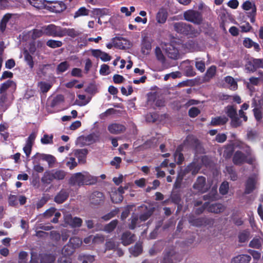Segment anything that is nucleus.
<instances>
[{
	"instance_id": "f257e3e1",
	"label": "nucleus",
	"mask_w": 263,
	"mask_h": 263,
	"mask_svg": "<svg viewBox=\"0 0 263 263\" xmlns=\"http://www.w3.org/2000/svg\"><path fill=\"white\" fill-rule=\"evenodd\" d=\"M174 30L178 33L189 37H196L200 33V30L195 29L192 25L184 22H176L173 24Z\"/></svg>"
},
{
	"instance_id": "f03ea898",
	"label": "nucleus",
	"mask_w": 263,
	"mask_h": 263,
	"mask_svg": "<svg viewBox=\"0 0 263 263\" xmlns=\"http://www.w3.org/2000/svg\"><path fill=\"white\" fill-rule=\"evenodd\" d=\"M243 110L240 108L238 114L236 106L231 105V127L237 128L242 125V121H248V117Z\"/></svg>"
},
{
	"instance_id": "7ed1b4c3",
	"label": "nucleus",
	"mask_w": 263,
	"mask_h": 263,
	"mask_svg": "<svg viewBox=\"0 0 263 263\" xmlns=\"http://www.w3.org/2000/svg\"><path fill=\"white\" fill-rule=\"evenodd\" d=\"M90 176L87 173L84 174L82 173H76L73 174L69 178L68 183L71 186H82L84 184H90L91 182Z\"/></svg>"
},
{
	"instance_id": "20e7f679",
	"label": "nucleus",
	"mask_w": 263,
	"mask_h": 263,
	"mask_svg": "<svg viewBox=\"0 0 263 263\" xmlns=\"http://www.w3.org/2000/svg\"><path fill=\"white\" fill-rule=\"evenodd\" d=\"M183 144L193 149L195 154L203 153L204 149L201 143L195 136L189 135L183 141Z\"/></svg>"
},
{
	"instance_id": "39448f33",
	"label": "nucleus",
	"mask_w": 263,
	"mask_h": 263,
	"mask_svg": "<svg viewBox=\"0 0 263 263\" xmlns=\"http://www.w3.org/2000/svg\"><path fill=\"white\" fill-rule=\"evenodd\" d=\"M183 17L185 20L197 25L201 24L203 21L201 13L192 9L185 11Z\"/></svg>"
},
{
	"instance_id": "423d86ee",
	"label": "nucleus",
	"mask_w": 263,
	"mask_h": 263,
	"mask_svg": "<svg viewBox=\"0 0 263 263\" xmlns=\"http://www.w3.org/2000/svg\"><path fill=\"white\" fill-rule=\"evenodd\" d=\"M254 160L253 158L248 157L246 154L240 151H236L233 157V162L237 165H241L245 163L252 164Z\"/></svg>"
},
{
	"instance_id": "0eeeda50",
	"label": "nucleus",
	"mask_w": 263,
	"mask_h": 263,
	"mask_svg": "<svg viewBox=\"0 0 263 263\" xmlns=\"http://www.w3.org/2000/svg\"><path fill=\"white\" fill-rule=\"evenodd\" d=\"M241 7L245 11L251 10L250 12L247 13V15L250 18V22L254 23L255 22L257 14V8L255 3L249 1H246L242 4Z\"/></svg>"
},
{
	"instance_id": "6e6552de",
	"label": "nucleus",
	"mask_w": 263,
	"mask_h": 263,
	"mask_svg": "<svg viewBox=\"0 0 263 263\" xmlns=\"http://www.w3.org/2000/svg\"><path fill=\"white\" fill-rule=\"evenodd\" d=\"M46 9L53 12L61 13L66 10L67 7L65 4L62 1H47Z\"/></svg>"
},
{
	"instance_id": "1a4fd4ad",
	"label": "nucleus",
	"mask_w": 263,
	"mask_h": 263,
	"mask_svg": "<svg viewBox=\"0 0 263 263\" xmlns=\"http://www.w3.org/2000/svg\"><path fill=\"white\" fill-rule=\"evenodd\" d=\"M45 35L48 36L62 37V27L54 24L44 26Z\"/></svg>"
},
{
	"instance_id": "9d476101",
	"label": "nucleus",
	"mask_w": 263,
	"mask_h": 263,
	"mask_svg": "<svg viewBox=\"0 0 263 263\" xmlns=\"http://www.w3.org/2000/svg\"><path fill=\"white\" fill-rule=\"evenodd\" d=\"M256 183L257 178L255 176L249 177L245 184L244 194L248 195L252 193L256 189Z\"/></svg>"
},
{
	"instance_id": "9b49d317",
	"label": "nucleus",
	"mask_w": 263,
	"mask_h": 263,
	"mask_svg": "<svg viewBox=\"0 0 263 263\" xmlns=\"http://www.w3.org/2000/svg\"><path fill=\"white\" fill-rule=\"evenodd\" d=\"M64 221L73 228H79L82 226V220L77 217H72L71 214H67L64 216Z\"/></svg>"
},
{
	"instance_id": "f8f14e48",
	"label": "nucleus",
	"mask_w": 263,
	"mask_h": 263,
	"mask_svg": "<svg viewBox=\"0 0 263 263\" xmlns=\"http://www.w3.org/2000/svg\"><path fill=\"white\" fill-rule=\"evenodd\" d=\"M105 200V197L102 192L96 191L93 192L90 196L91 204L99 205L103 204Z\"/></svg>"
},
{
	"instance_id": "ddd939ff",
	"label": "nucleus",
	"mask_w": 263,
	"mask_h": 263,
	"mask_svg": "<svg viewBox=\"0 0 263 263\" xmlns=\"http://www.w3.org/2000/svg\"><path fill=\"white\" fill-rule=\"evenodd\" d=\"M262 64V61L259 59L253 58L251 61L247 62L246 65V69L249 72H254L257 69H263Z\"/></svg>"
},
{
	"instance_id": "4468645a",
	"label": "nucleus",
	"mask_w": 263,
	"mask_h": 263,
	"mask_svg": "<svg viewBox=\"0 0 263 263\" xmlns=\"http://www.w3.org/2000/svg\"><path fill=\"white\" fill-rule=\"evenodd\" d=\"M206 184V178L203 176H199L197 177L195 182L193 184V187L198 192L201 193H205L207 189L205 187Z\"/></svg>"
},
{
	"instance_id": "2eb2a0df",
	"label": "nucleus",
	"mask_w": 263,
	"mask_h": 263,
	"mask_svg": "<svg viewBox=\"0 0 263 263\" xmlns=\"http://www.w3.org/2000/svg\"><path fill=\"white\" fill-rule=\"evenodd\" d=\"M136 236L130 231L123 232L121 237V242L124 246L133 243L135 241Z\"/></svg>"
},
{
	"instance_id": "dca6fc26",
	"label": "nucleus",
	"mask_w": 263,
	"mask_h": 263,
	"mask_svg": "<svg viewBox=\"0 0 263 263\" xmlns=\"http://www.w3.org/2000/svg\"><path fill=\"white\" fill-rule=\"evenodd\" d=\"M165 52L167 56L171 59L177 60L179 57L178 49L171 44L166 45Z\"/></svg>"
},
{
	"instance_id": "f3484780",
	"label": "nucleus",
	"mask_w": 263,
	"mask_h": 263,
	"mask_svg": "<svg viewBox=\"0 0 263 263\" xmlns=\"http://www.w3.org/2000/svg\"><path fill=\"white\" fill-rule=\"evenodd\" d=\"M201 166L197 162L193 161L190 163L184 170V173H191L193 175H196L200 170Z\"/></svg>"
},
{
	"instance_id": "a211bd4d",
	"label": "nucleus",
	"mask_w": 263,
	"mask_h": 263,
	"mask_svg": "<svg viewBox=\"0 0 263 263\" xmlns=\"http://www.w3.org/2000/svg\"><path fill=\"white\" fill-rule=\"evenodd\" d=\"M208 221H209V219L206 218H196L194 216L190 217L189 219V222L192 226L197 227H200L208 224Z\"/></svg>"
},
{
	"instance_id": "6ab92c4d",
	"label": "nucleus",
	"mask_w": 263,
	"mask_h": 263,
	"mask_svg": "<svg viewBox=\"0 0 263 263\" xmlns=\"http://www.w3.org/2000/svg\"><path fill=\"white\" fill-rule=\"evenodd\" d=\"M107 129L112 134H119L124 132L126 128L122 124L112 123L108 125Z\"/></svg>"
},
{
	"instance_id": "aec40b11",
	"label": "nucleus",
	"mask_w": 263,
	"mask_h": 263,
	"mask_svg": "<svg viewBox=\"0 0 263 263\" xmlns=\"http://www.w3.org/2000/svg\"><path fill=\"white\" fill-rule=\"evenodd\" d=\"M68 197L69 192L65 189H62L55 196L54 201L58 204H61L65 202Z\"/></svg>"
},
{
	"instance_id": "412c9836",
	"label": "nucleus",
	"mask_w": 263,
	"mask_h": 263,
	"mask_svg": "<svg viewBox=\"0 0 263 263\" xmlns=\"http://www.w3.org/2000/svg\"><path fill=\"white\" fill-rule=\"evenodd\" d=\"M129 253L134 257H137L143 252L142 243L140 241L137 242L134 246L129 248Z\"/></svg>"
},
{
	"instance_id": "4be33fe9",
	"label": "nucleus",
	"mask_w": 263,
	"mask_h": 263,
	"mask_svg": "<svg viewBox=\"0 0 263 263\" xmlns=\"http://www.w3.org/2000/svg\"><path fill=\"white\" fill-rule=\"evenodd\" d=\"M88 151L86 148L79 149L75 151L74 156L78 158L79 163H85Z\"/></svg>"
},
{
	"instance_id": "5701e85b",
	"label": "nucleus",
	"mask_w": 263,
	"mask_h": 263,
	"mask_svg": "<svg viewBox=\"0 0 263 263\" xmlns=\"http://www.w3.org/2000/svg\"><path fill=\"white\" fill-rule=\"evenodd\" d=\"M251 260V256L247 254H241L233 257L231 259V263H249Z\"/></svg>"
},
{
	"instance_id": "b1692460",
	"label": "nucleus",
	"mask_w": 263,
	"mask_h": 263,
	"mask_svg": "<svg viewBox=\"0 0 263 263\" xmlns=\"http://www.w3.org/2000/svg\"><path fill=\"white\" fill-rule=\"evenodd\" d=\"M168 13L164 8H161L157 13L156 18L158 23L164 24L167 18Z\"/></svg>"
},
{
	"instance_id": "393cba45",
	"label": "nucleus",
	"mask_w": 263,
	"mask_h": 263,
	"mask_svg": "<svg viewBox=\"0 0 263 263\" xmlns=\"http://www.w3.org/2000/svg\"><path fill=\"white\" fill-rule=\"evenodd\" d=\"M152 49V42L147 38L143 39L141 43V51L143 54L147 55Z\"/></svg>"
},
{
	"instance_id": "a878e982",
	"label": "nucleus",
	"mask_w": 263,
	"mask_h": 263,
	"mask_svg": "<svg viewBox=\"0 0 263 263\" xmlns=\"http://www.w3.org/2000/svg\"><path fill=\"white\" fill-rule=\"evenodd\" d=\"M53 180L54 178L52 170L45 171L41 178L42 182L47 185L50 184Z\"/></svg>"
},
{
	"instance_id": "bb28decb",
	"label": "nucleus",
	"mask_w": 263,
	"mask_h": 263,
	"mask_svg": "<svg viewBox=\"0 0 263 263\" xmlns=\"http://www.w3.org/2000/svg\"><path fill=\"white\" fill-rule=\"evenodd\" d=\"M79 31L74 28H62V37L65 36H68L74 38L80 35Z\"/></svg>"
},
{
	"instance_id": "cd10ccee",
	"label": "nucleus",
	"mask_w": 263,
	"mask_h": 263,
	"mask_svg": "<svg viewBox=\"0 0 263 263\" xmlns=\"http://www.w3.org/2000/svg\"><path fill=\"white\" fill-rule=\"evenodd\" d=\"M224 210V206L221 203H214L208 205V211L214 213H219Z\"/></svg>"
},
{
	"instance_id": "c85d7f7f",
	"label": "nucleus",
	"mask_w": 263,
	"mask_h": 263,
	"mask_svg": "<svg viewBox=\"0 0 263 263\" xmlns=\"http://www.w3.org/2000/svg\"><path fill=\"white\" fill-rule=\"evenodd\" d=\"M228 121V119L225 116H218L212 118L210 125L212 126L223 125Z\"/></svg>"
},
{
	"instance_id": "c756f323",
	"label": "nucleus",
	"mask_w": 263,
	"mask_h": 263,
	"mask_svg": "<svg viewBox=\"0 0 263 263\" xmlns=\"http://www.w3.org/2000/svg\"><path fill=\"white\" fill-rule=\"evenodd\" d=\"M104 240V237L102 235H97L95 236H89L84 239V242L86 244L89 243L91 241L93 243L103 242Z\"/></svg>"
},
{
	"instance_id": "7c9ffc66",
	"label": "nucleus",
	"mask_w": 263,
	"mask_h": 263,
	"mask_svg": "<svg viewBox=\"0 0 263 263\" xmlns=\"http://www.w3.org/2000/svg\"><path fill=\"white\" fill-rule=\"evenodd\" d=\"M28 2L34 7L39 9H46L47 6L46 0H27Z\"/></svg>"
},
{
	"instance_id": "2f4dec72",
	"label": "nucleus",
	"mask_w": 263,
	"mask_h": 263,
	"mask_svg": "<svg viewBox=\"0 0 263 263\" xmlns=\"http://www.w3.org/2000/svg\"><path fill=\"white\" fill-rule=\"evenodd\" d=\"M23 54L24 56V61L26 62L29 67L31 69H32L34 65L32 54H30L27 49H24Z\"/></svg>"
},
{
	"instance_id": "473e14b6",
	"label": "nucleus",
	"mask_w": 263,
	"mask_h": 263,
	"mask_svg": "<svg viewBox=\"0 0 263 263\" xmlns=\"http://www.w3.org/2000/svg\"><path fill=\"white\" fill-rule=\"evenodd\" d=\"M39 158L43 161H47L49 166H52L56 161V158L49 154H39Z\"/></svg>"
},
{
	"instance_id": "72a5a7b5",
	"label": "nucleus",
	"mask_w": 263,
	"mask_h": 263,
	"mask_svg": "<svg viewBox=\"0 0 263 263\" xmlns=\"http://www.w3.org/2000/svg\"><path fill=\"white\" fill-rule=\"evenodd\" d=\"M217 192L216 189L212 188L211 191L207 194L202 197V199L206 201H214L217 199Z\"/></svg>"
},
{
	"instance_id": "f704fd0d",
	"label": "nucleus",
	"mask_w": 263,
	"mask_h": 263,
	"mask_svg": "<svg viewBox=\"0 0 263 263\" xmlns=\"http://www.w3.org/2000/svg\"><path fill=\"white\" fill-rule=\"evenodd\" d=\"M50 67V65L49 64H44L40 65L36 71L37 74L40 77L47 76L48 71Z\"/></svg>"
},
{
	"instance_id": "c9c22d12",
	"label": "nucleus",
	"mask_w": 263,
	"mask_h": 263,
	"mask_svg": "<svg viewBox=\"0 0 263 263\" xmlns=\"http://www.w3.org/2000/svg\"><path fill=\"white\" fill-rule=\"evenodd\" d=\"M52 172L54 180H63L67 175V172L62 170H53Z\"/></svg>"
},
{
	"instance_id": "e433bc0d",
	"label": "nucleus",
	"mask_w": 263,
	"mask_h": 263,
	"mask_svg": "<svg viewBox=\"0 0 263 263\" xmlns=\"http://www.w3.org/2000/svg\"><path fill=\"white\" fill-rule=\"evenodd\" d=\"M37 86L40 88L42 93H45L50 89L52 85L44 81H41L37 83Z\"/></svg>"
},
{
	"instance_id": "4c0bfd02",
	"label": "nucleus",
	"mask_w": 263,
	"mask_h": 263,
	"mask_svg": "<svg viewBox=\"0 0 263 263\" xmlns=\"http://www.w3.org/2000/svg\"><path fill=\"white\" fill-rule=\"evenodd\" d=\"M171 201L176 204L180 203L181 200V194L178 191H173L171 195Z\"/></svg>"
},
{
	"instance_id": "58836bf2",
	"label": "nucleus",
	"mask_w": 263,
	"mask_h": 263,
	"mask_svg": "<svg viewBox=\"0 0 263 263\" xmlns=\"http://www.w3.org/2000/svg\"><path fill=\"white\" fill-rule=\"evenodd\" d=\"M68 243L71 245L74 249H76L81 246L82 241L80 238L73 237L70 238Z\"/></svg>"
},
{
	"instance_id": "ea45409f",
	"label": "nucleus",
	"mask_w": 263,
	"mask_h": 263,
	"mask_svg": "<svg viewBox=\"0 0 263 263\" xmlns=\"http://www.w3.org/2000/svg\"><path fill=\"white\" fill-rule=\"evenodd\" d=\"M250 235V231L248 230H245L239 233L238 235V240L240 242H245L249 238Z\"/></svg>"
},
{
	"instance_id": "a19ab883",
	"label": "nucleus",
	"mask_w": 263,
	"mask_h": 263,
	"mask_svg": "<svg viewBox=\"0 0 263 263\" xmlns=\"http://www.w3.org/2000/svg\"><path fill=\"white\" fill-rule=\"evenodd\" d=\"M70 65L68 62L64 61L60 63L57 67V73L60 74L66 71L69 67Z\"/></svg>"
},
{
	"instance_id": "79ce46f5",
	"label": "nucleus",
	"mask_w": 263,
	"mask_h": 263,
	"mask_svg": "<svg viewBox=\"0 0 263 263\" xmlns=\"http://www.w3.org/2000/svg\"><path fill=\"white\" fill-rule=\"evenodd\" d=\"M13 84L15 85V83L12 80H8L2 83L0 85V93H6V90Z\"/></svg>"
},
{
	"instance_id": "37998d69",
	"label": "nucleus",
	"mask_w": 263,
	"mask_h": 263,
	"mask_svg": "<svg viewBox=\"0 0 263 263\" xmlns=\"http://www.w3.org/2000/svg\"><path fill=\"white\" fill-rule=\"evenodd\" d=\"M122 40H124L123 37H115L111 39V41L114 43V47L116 48L123 49H125V46L123 45V43L121 42Z\"/></svg>"
},
{
	"instance_id": "c03bdc74",
	"label": "nucleus",
	"mask_w": 263,
	"mask_h": 263,
	"mask_svg": "<svg viewBox=\"0 0 263 263\" xmlns=\"http://www.w3.org/2000/svg\"><path fill=\"white\" fill-rule=\"evenodd\" d=\"M55 260L54 256L51 254H43L41 256V263H52Z\"/></svg>"
},
{
	"instance_id": "a18cd8bd",
	"label": "nucleus",
	"mask_w": 263,
	"mask_h": 263,
	"mask_svg": "<svg viewBox=\"0 0 263 263\" xmlns=\"http://www.w3.org/2000/svg\"><path fill=\"white\" fill-rule=\"evenodd\" d=\"M46 45L51 48H56L61 47L63 45V43L61 41L50 39L47 41Z\"/></svg>"
},
{
	"instance_id": "49530a36",
	"label": "nucleus",
	"mask_w": 263,
	"mask_h": 263,
	"mask_svg": "<svg viewBox=\"0 0 263 263\" xmlns=\"http://www.w3.org/2000/svg\"><path fill=\"white\" fill-rule=\"evenodd\" d=\"M118 223V220H117V219L112 220L109 223H108L104 227V231L108 233L111 232L115 229Z\"/></svg>"
},
{
	"instance_id": "de8ad7c7",
	"label": "nucleus",
	"mask_w": 263,
	"mask_h": 263,
	"mask_svg": "<svg viewBox=\"0 0 263 263\" xmlns=\"http://www.w3.org/2000/svg\"><path fill=\"white\" fill-rule=\"evenodd\" d=\"M89 10L85 7H80L74 14V17L77 18L82 16H87L89 15Z\"/></svg>"
},
{
	"instance_id": "09e8293b",
	"label": "nucleus",
	"mask_w": 263,
	"mask_h": 263,
	"mask_svg": "<svg viewBox=\"0 0 263 263\" xmlns=\"http://www.w3.org/2000/svg\"><path fill=\"white\" fill-rule=\"evenodd\" d=\"M252 111L257 122L258 123H260L262 118V112L261 109L259 107H255L254 109H253Z\"/></svg>"
},
{
	"instance_id": "8fccbe9b",
	"label": "nucleus",
	"mask_w": 263,
	"mask_h": 263,
	"mask_svg": "<svg viewBox=\"0 0 263 263\" xmlns=\"http://www.w3.org/2000/svg\"><path fill=\"white\" fill-rule=\"evenodd\" d=\"M76 249H74L71 245L67 243L66 245H65L62 249V253L64 255V256H70L72 255Z\"/></svg>"
},
{
	"instance_id": "3c124183",
	"label": "nucleus",
	"mask_w": 263,
	"mask_h": 263,
	"mask_svg": "<svg viewBox=\"0 0 263 263\" xmlns=\"http://www.w3.org/2000/svg\"><path fill=\"white\" fill-rule=\"evenodd\" d=\"M50 199V196L49 195H45L37 202L36 203V207L37 209L42 208Z\"/></svg>"
},
{
	"instance_id": "603ef678",
	"label": "nucleus",
	"mask_w": 263,
	"mask_h": 263,
	"mask_svg": "<svg viewBox=\"0 0 263 263\" xmlns=\"http://www.w3.org/2000/svg\"><path fill=\"white\" fill-rule=\"evenodd\" d=\"M64 163L67 167L69 168L70 170L73 169L78 165L75 158L73 157L67 158L64 161Z\"/></svg>"
},
{
	"instance_id": "864d4df0",
	"label": "nucleus",
	"mask_w": 263,
	"mask_h": 263,
	"mask_svg": "<svg viewBox=\"0 0 263 263\" xmlns=\"http://www.w3.org/2000/svg\"><path fill=\"white\" fill-rule=\"evenodd\" d=\"M110 198L113 203H119L122 201L123 197L121 194L115 192L111 194Z\"/></svg>"
},
{
	"instance_id": "5fc2aeb1",
	"label": "nucleus",
	"mask_w": 263,
	"mask_h": 263,
	"mask_svg": "<svg viewBox=\"0 0 263 263\" xmlns=\"http://www.w3.org/2000/svg\"><path fill=\"white\" fill-rule=\"evenodd\" d=\"M44 32V26L42 27V29H33L31 35V37L33 40H35L41 37L43 35H45Z\"/></svg>"
},
{
	"instance_id": "6e6d98bb",
	"label": "nucleus",
	"mask_w": 263,
	"mask_h": 263,
	"mask_svg": "<svg viewBox=\"0 0 263 263\" xmlns=\"http://www.w3.org/2000/svg\"><path fill=\"white\" fill-rule=\"evenodd\" d=\"M249 246L251 248L259 249L261 247V243L259 238H254L250 241Z\"/></svg>"
},
{
	"instance_id": "4d7b16f0",
	"label": "nucleus",
	"mask_w": 263,
	"mask_h": 263,
	"mask_svg": "<svg viewBox=\"0 0 263 263\" xmlns=\"http://www.w3.org/2000/svg\"><path fill=\"white\" fill-rule=\"evenodd\" d=\"M216 67L215 66H211L206 70L205 77L209 79L212 78L216 74Z\"/></svg>"
},
{
	"instance_id": "13d9d810",
	"label": "nucleus",
	"mask_w": 263,
	"mask_h": 263,
	"mask_svg": "<svg viewBox=\"0 0 263 263\" xmlns=\"http://www.w3.org/2000/svg\"><path fill=\"white\" fill-rule=\"evenodd\" d=\"M200 114V110L196 107H191L188 111L189 116L191 118H195Z\"/></svg>"
},
{
	"instance_id": "bf43d9fd",
	"label": "nucleus",
	"mask_w": 263,
	"mask_h": 263,
	"mask_svg": "<svg viewBox=\"0 0 263 263\" xmlns=\"http://www.w3.org/2000/svg\"><path fill=\"white\" fill-rule=\"evenodd\" d=\"M41 143L43 144H51L53 143V136H49L47 134L44 135L41 140Z\"/></svg>"
},
{
	"instance_id": "052dcab7",
	"label": "nucleus",
	"mask_w": 263,
	"mask_h": 263,
	"mask_svg": "<svg viewBox=\"0 0 263 263\" xmlns=\"http://www.w3.org/2000/svg\"><path fill=\"white\" fill-rule=\"evenodd\" d=\"M81 260L82 261V263H92L95 260V256L89 254L83 255L81 256Z\"/></svg>"
},
{
	"instance_id": "680f3d73",
	"label": "nucleus",
	"mask_w": 263,
	"mask_h": 263,
	"mask_svg": "<svg viewBox=\"0 0 263 263\" xmlns=\"http://www.w3.org/2000/svg\"><path fill=\"white\" fill-rule=\"evenodd\" d=\"M119 209H116L114 210L110 211L109 213L104 215L102 218L105 221L109 220L112 217H115L119 212Z\"/></svg>"
},
{
	"instance_id": "e2e57ef3",
	"label": "nucleus",
	"mask_w": 263,
	"mask_h": 263,
	"mask_svg": "<svg viewBox=\"0 0 263 263\" xmlns=\"http://www.w3.org/2000/svg\"><path fill=\"white\" fill-rule=\"evenodd\" d=\"M229 190V183L227 181L223 182L220 186L219 192L221 194L226 195Z\"/></svg>"
},
{
	"instance_id": "0e129e2a",
	"label": "nucleus",
	"mask_w": 263,
	"mask_h": 263,
	"mask_svg": "<svg viewBox=\"0 0 263 263\" xmlns=\"http://www.w3.org/2000/svg\"><path fill=\"white\" fill-rule=\"evenodd\" d=\"M155 54L158 60L161 62L165 61V57L163 54L160 48L158 46L156 47L155 50Z\"/></svg>"
},
{
	"instance_id": "69168bd1",
	"label": "nucleus",
	"mask_w": 263,
	"mask_h": 263,
	"mask_svg": "<svg viewBox=\"0 0 263 263\" xmlns=\"http://www.w3.org/2000/svg\"><path fill=\"white\" fill-rule=\"evenodd\" d=\"M157 140L156 138H152L147 140L144 143V146L148 148H154L157 146Z\"/></svg>"
},
{
	"instance_id": "338daca9",
	"label": "nucleus",
	"mask_w": 263,
	"mask_h": 263,
	"mask_svg": "<svg viewBox=\"0 0 263 263\" xmlns=\"http://www.w3.org/2000/svg\"><path fill=\"white\" fill-rule=\"evenodd\" d=\"M98 138V136H97L95 134H90L85 137V140L90 144L96 142Z\"/></svg>"
},
{
	"instance_id": "774afa93",
	"label": "nucleus",
	"mask_w": 263,
	"mask_h": 263,
	"mask_svg": "<svg viewBox=\"0 0 263 263\" xmlns=\"http://www.w3.org/2000/svg\"><path fill=\"white\" fill-rule=\"evenodd\" d=\"M209 204V203L208 202H205L201 206L196 209L195 210V214L198 215L201 214L202 213H203L206 209H208Z\"/></svg>"
}]
</instances>
